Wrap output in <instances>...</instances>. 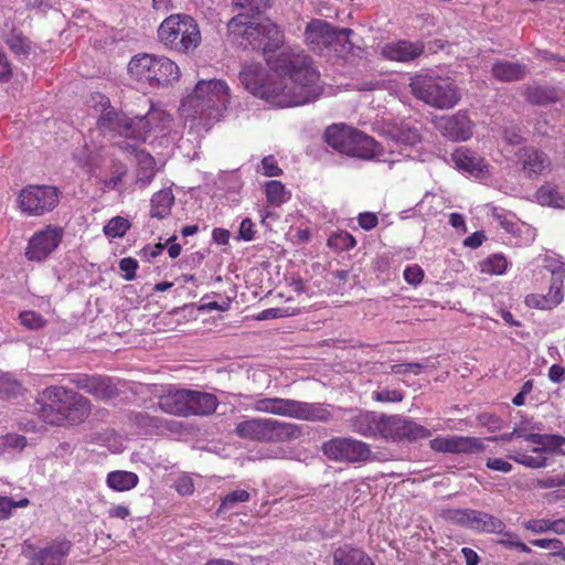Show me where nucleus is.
<instances>
[{"instance_id": "43", "label": "nucleus", "mask_w": 565, "mask_h": 565, "mask_svg": "<svg viewBox=\"0 0 565 565\" xmlns=\"http://www.w3.org/2000/svg\"><path fill=\"white\" fill-rule=\"evenodd\" d=\"M544 441L542 447H534L533 452L534 454H542L543 452H559L563 454V451L559 450V448L565 445V437L561 435H553V434H545Z\"/></svg>"}, {"instance_id": "53", "label": "nucleus", "mask_w": 565, "mask_h": 565, "mask_svg": "<svg viewBox=\"0 0 565 565\" xmlns=\"http://www.w3.org/2000/svg\"><path fill=\"white\" fill-rule=\"evenodd\" d=\"M404 278L409 285L417 286L424 278V271L418 265L408 266L404 270Z\"/></svg>"}, {"instance_id": "12", "label": "nucleus", "mask_w": 565, "mask_h": 565, "mask_svg": "<svg viewBox=\"0 0 565 565\" xmlns=\"http://www.w3.org/2000/svg\"><path fill=\"white\" fill-rule=\"evenodd\" d=\"M323 455L338 462H365L371 459L370 446L361 440L344 437H334L321 446Z\"/></svg>"}, {"instance_id": "30", "label": "nucleus", "mask_w": 565, "mask_h": 565, "mask_svg": "<svg viewBox=\"0 0 565 565\" xmlns=\"http://www.w3.org/2000/svg\"><path fill=\"white\" fill-rule=\"evenodd\" d=\"M71 550L67 540L54 541L49 546L40 550L41 565H60Z\"/></svg>"}, {"instance_id": "44", "label": "nucleus", "mask_w": 565, "mask_h": 565, "mask_svg": "<svg viewBox=\"0 0 565 565\" xmlns=\"http://www.w3.org/2000/svg\"><path fill=\"white\" fill-rule=\"evenodd\" d=\"M530 543L533 546L552 550L553 552L545 555L548 558L553 556H561L565 559V547L563 546L562 541L558 539H536L530 541Z\"/></svg>"}, {"instance_id": "20", "label": "nucleus", "mask_w": 565, "mask_h": 565, "mask_svg": "<svg viewBox=\"0 0 565 565\" xmlns=\"http://www.w3.org/2000/svg\"><path fill=\"white\" fill-rule=\"evenodd\" d=\"M424 44L422 42L397 41L387 43L382 49V55L392 61L412 62L424 53Z\"/></svg>"}, {"instance_id": "13", "label": "nucleus", "mask_w": 565, "mask_h": 565, "mask_svg": "<svg viewBox=\"0 0 565 565\" xmlns=\"http://www.w3.org/2000/svg\"><path fill=\"white\" fill-rule=\"evenodd\" d=\"M64 231L60 226L47 225L36 232L29 239L25 256L30 260L42 262L46 259L61 244Z\"/></svg>"}, {"instance_id": "29", "label": "nucleus", "mask_w": 565, "mask_h": 565, "mask_svg": "<svg viewBox=\"0 0 565 565\" xmlns=\"http://www.w3.org/2000/svg\"><path fill=\"white\" fill-rule=\"evenodd\" d=\"M452 161L458 169L471 174H479L486 168L483 159L469 149H457L452 153Z\"/></svg>"}, {"instance_id": "56", "label": "nucleus", "mask_w": 565, "mask_h": 565, "mask_svg": "<svg viewBox=\"0 0 565 565\" xmlns=\"http://www.w3.org/2000/svg\"><path fill=\"white\" fill-rule=\"evenodd\" d=\"M22 554L29 558L30 565H41L40 550H38L29 540L22 544Z\"/></svg>"}, {"instance_id": "9", "label": "nucleus", "mask_w": 565, "mask_h": 565, "mask_svg": "<svg viewBox=\"0 0 565 565\" xmlns=\"http://www.w3.org/2000/svg\"><path fill=\"white\" fill-rule=\"evenodd\" d=\"M254 409L260 413L309 422L327 423L332 417L331 413L320 404L279 397L257 399L254 404Z\"/></svg>"}, {"instance_id": "46", "label": "nucleus", "mask_w": 565, "mask_h": 565, "mask_svg": "<svg viewBox=\"0 0 565 565\" xmlns=\"http://www.w3.org/2000/svg\"><path fill=\"white\" fill-rule=\"evenodd\" d=\"M355 244L354 237L348 232L334 233L328 238V245L338 250H348Z\"/></svg>"}, {"instance_id": "37", "label": "nucleus", "mask_w": 565, "mask_h": 565, "mask_svg": "<svg viewBox=\"0 0 565 565\" xmlns=\"http://www.w3.org/2000/svg\"><path fill=\"white\" fill-rule=\"evenodd\" d=\"M478 512L479 511L472 509H448L444 511L443 516L454 524L472 530Z\"/></svg>"}, {"instance_id": "54", "label": "nucleus", "mask_w": 565, "mask_h": 565, "mask_svg": "<svg viewBox=\"0 0 565 565\" xmlns=\"http://www.w3.org/2000/svg\"><path fill=\"white\" fill-rule=\"evenodd\" d=\"M487 268L484 270L491 274H502L507 268V260L503 256L493 255L490 257L486 264Z\"/></svg>"}, {"instance_id": "22", "label": "nucleus", "mask_w": 565, "mask_h": 565, "mask_svg": "<svg viewBox=\"0 0 565 565\" xmlns=\"http://www.w3.org/2000/svg\"><path fill=\"white\" fill-rule=\"evenodd\" d=\"M332 30L333 25L330 23L323 20H313L306 28V42L313 51H322L331 44Z\"/></svg>"}, {"instance_id": "52", "label": "nucleus", "mask_w": 565, "mask_h": 565, "mask_svg": "<svg viewBox=\"0 0 565 565\" xmlns=\"http://www.w3.org/2000/svg\"><path fill=\"white\" fill-rule=\"evenodd\" d=\"M138 262L132 257H125L119 262L120 270L125 271L124 278L127 281L134 280L136 270L138 269Z\"/></svg>"}, {"instance_id": "57", "label": "nucleus", "mask_w": 565, "mask_h": 565, "mask_svg": "<svg viewBox=\"0 0 565 565\" xmlns=\"http://www.w3.org/2000/svg\"><path fill=\"white\" fill-rule=\"evenodd\" d=\"M93 379L94 375L74 374L71 376L70 382L74 384L77 388L83 390L86 393H89V391H92Z\"/></svg>"}, {"instance_id": "51", "label": "nucleus", "mask_w": 565, "mask_h": 565, "mask_svg": "<svg viewBox=\"0 0 565 565\" xmlns=\"http://www.w3.org/2000/svg\"><path fill=\"white\" fill-rule=\"evenodd\" d=\"M249 500V493L246 490H235L227 493L222 500V507L231 509L235 504Z\"/></svg>"}, {"instance_id": "5", "label": "nucleus", "mask_w": 565, "mask_h": 565, "mask_svg": "<svg viewBox=\"0 0 565 565\" xmlns=\"http://www.w3.org/2000/svg\"><path fill=\"white\" fill-rule=\"evenodd\" d=\"M234 431L242 439L259 443H285L300 438L303 435V427L273 418L253 417L239 422Z\"/></svg>"}, {"instance_id": "59", "label": "nucleus", "mask_w": 565, "mask_h": 565, "mask_svg": "<svg viewBox=\"0 0 565 565\" xmlns=\"http://www.w3.org/2000/svg\"><path fill=\"white\" fill-rule=\"evenodd\" d=\"M374 398L377 402H401L403 399V393L397 390H383L375 392Z\"/></svg>"}, {"instance_id": "45", "label": "nucleus", "mask_w": 565, "mask_h": 565, "mask_svg": "<svg viewBox=\"0 0 565 565\" xmlns=\"http://www.w3.org/2000/svg\"><path fill=\"white\" fill-rule=\"evenodd\" d=\"M130 223L121 216L113 217L105 226L104 233L108 237H122L129 230Z\"/></svg>"}, {"instance_id": "38", "label": "nucleus", "mask_w": 565, "mask_h": 565, "mask_svg": "<svg viewBox=\"0 0 565 565\" xmlns=\"http://www.w3.org/2000/svg\"><path fill=\"white\" fill-rule=\"evenodd\" d=\"M536 200L541 205L565 207V198L551 184L542 185L537 190Z\"/></svg>"}, {"instance_id": "63", "label": "nucleus", "mask_w": 565, "mask_h": 565, "mask_svg": "<svg viewBox=\"0 0 565 565\" xmlns=\"http://www.w3.org/2000/svg\"><path fill=\"white\" fill-rule=\"evenodd\" d=\"M3 444L6 447L22 450L26 446V438L17 434H8Z\"/></svg>"}, {"instance_id": "41", "label": "nucleus", "mask_w": 565, "mask_h": 565, "mask_svg": "<svg viewBox=\"0 0 565 565\" xmlns=\"http://www.w3.org/2000/svg\"><path fill=\"white\" fill-rule=\"evenodd\" d=\"M265 192L267 201L275 206H280L289 198L285 185L276 180L266 182Z\"/></svg>"}, {"instance_id": "36", "label": "nucleus", "mask_w": 565, "mask_h": 565, "mask_svg": "<svg viewBox=\"0 0 565 565\" xmlns=\"http://www.w3.org/2000/svg\"><path fill=\"white\" fill-rule=\"evenodd\" d=\"M565 277V268L558 266L552 270V284L547 295H544L547 300L548 309L556 307L563 300L562 286L563 278Z\"/></svg>"}, {"instance_id": "19", "label": "nucleus", "mask_w": 565, "mask_h": 565, "mask_svg": "<svg viewBox=\"0 0 565 565\" xmlns=\"http://www.w3.org/2000/svg\"><path fill=\"white\" fill-rule=\"evenodd\" d=\"M89 399L72 388H66L65 406L63 409L64 426L83 423L90 414Z\"/></svg>"}, {"instance_id": "25", "label": "nucleus", "mask_w": 565, "mask_h": 565, "mask_svg": "<svg viewBox=\"0 0 565 565\" xmlns=\"http://www.w3.org/2000/svg\"><path fill=\"white\" fill-rule=\"evenodd\" d=\"M137 169H136V184L140 189L148 186L153 180L158 169L154 158L143 150L136 152Z\"/></svg>"}, {"instance_id": "55", "label": "nucleus", "mask_w": 565, "mask_h": 565, "mask_svg": "<svg viewBox=\"0 0 565 565\" xmlns=\"http://www.w3.org/2000/svg\"><path fill=\"white\" fill-rule=\"evenodd\" d=\"M478 422L482 425L488 427L490 431H495L501 428L502 420L490 413H481L478 415Z\"/></svg>"}, {"instance_id": "40", "label": "nucleus", "mask_w": 565, "mask_h": 565, "mask_svg": "<svg viewBox=\"0 0 565 565\" xmlns=\"http://www.w3.org/2000/svg\"><path fill=\"white\" fill-rule=\"evenodd\" d=\"M353 31L349 28H335L332 30V40L329 47H333L335 52H349L353 47L350 41V35Z\"/></svg>"}, {"instance_id": "23", "label": "nucleus", "mask_w": 565, "mask_h": 565, "mask_svg": "<svg viewBox=\"0 0 565 565\" xmlns=\"http://www.w3.org/2000/svg\"><path fill=\"white\" fill-rule=\"evenodd\" d=\"M529 70L525 64L505 60L497 61L491 67L492 76L499 82H519L525 78Z\"/></svg>"}, {"instance_id": "31", "label": "nucleus", "mask_w": 565, "mask_h": 565, "mask_svg": "<svg viewBox=\"0 0 565 565\" xmlns=\"http://www.w3.org/2000/svg\"><path fill=\"white\" fill-rule=\"evenodd\" d=\"M118 382L103 375H94L92 391L88 394L102 401H108L119 395Z\"/></svg>"}, {"instance_id": "7", "label": "nucleus", "mask_w": 565, "mask_h": 565, "mask_svg": "<svg viewBox=\"0 0 565 565\" xmlns=\"http://www.w3.org/2000/svg\"><path fill=\"white\" fill-rule=\"evenodd\" d=\"M324 139L339 152L363 160H372L382 151V147L372 137L344 125L328 127Z\"/></svg>"}, {"instance_id": "3", "label": "nucleus", "mask_w": 565, "mask_h": 565, "mask_svg": "<svg viewBox=\"0 0 565 565\" xmlns=\"http://www.w3.org/2000/svg\"><path fill=\"white\" fill-rule=\"evenodd\" d=\"M230 98V88L224 81L201 79L181 100V110L185 117L200 118L207 125L223 117Z\"/></svg>"}, {"instance_id": "48", "label": "nucleus", "mask_w": 565, "mask_h": 565, "mask_svg": "<svg viewBox=\"0 0 565 565\" xmlns=\"http://www.w3.org/2000/svg\"><path fill=\"white\" fill-rule=\"evenodd\" d=\"M270 0H234L235 6L246 10L245 14H259L269 7Z\"/></svg>"}, {"instance_id": "18", "label": "nucleus", "mask_w": 565, "mask_h": 565, "mask_svg": "<svg viewBox=\"0 0 565 565\" xmlns=\"http://www.w3.org/2000/svg\"><path fill=\"white\" fill-rule=\"evenodd\" d=\"M437 128L443 136L452 141H465L472 135V122L465 111L441 117Z\"/></svg>"}, {"instance_id": "24", "label": "nucleus", "mask_w": 565, "mask_h": 565, "mask_svg": "<svg viewBox=\"0 0 565 565\" xmlns=\"http://www.w3.org/2000/svg\"><path fill=\"white\" fill-rule=\"evenodd\" d=\"M190 390H178L162 396L159 402L160 408L169 414L189 416Z\"/></svg>"}, {"instance_id": "64", "label": "nucleus", "mask_w": 565, "mask_h": 565, "mask_svg": "<svg viewBox=\"0 0 565 565\" xmlns=\"http://www.w3.org/2000/svg\"><path fill=\"white\" fill-rule=\"evenodd\" d=\"M358 220L359 225L365 231L374 228L379 223L377 216L371 212L361 213Z\"/></svg>"}, {"instance_id": "6", "label": "nucleus", "mask_w": 565, "mask_h": 565, "mask_svg": "<svg viewBox=\"0 0 565 565\" xmlns=\"http://www.w3.org/2000/svg\"><path fill=\"white\" fill-rule=\"evenodd\" d=\"M159 42L168 50L188 54L201 43L196 21L188 14H171L158 28Z\"/></svg>"}, {"instance_id": "15", "label": "nucleus", "mask_w": 565, "mask_h": 565, "mask_svg": "<svg viewBox=\"0 0 565 565\" xmlns=\"http://www.w3.org/2000/svg\"><path fill=\"white\" fill-rule=\"evenodd\" d=\"M386 440L416 441L430 436L429 429L399 415H388Z\"/></svg>"}, {"instance_id": "8", "label": "nucleus", "mask_w": 565, "mask_h": 565, "mask_svg": "<svg viewBox=\"0 0 565 565\" xmlns=\"http://www.w3.org/2000/svg\"><path fill=\"white\" fill-rule=\"evenodd\" d=\"M409 87L417 99L438 109L452 108L460 99L459 90L450 78L417 75L411 79Z\"/></svg>"}, {"instance_id": "47", "label": "nucleus", "mask_w": 565, "mask_h": 565, "mask_svg": "<svg viewBox=\"0 0 565 565\" xmlns=\"http://www.w3.org/2000/svg\"><path fill=\"white\" fill-rule=\"evenodd\" d=\"M111 177L102 180L103 190H115L121 183L122 178L127 174V169L120 162H114L111 166Z\"/></svg>"}, {"instance_id": "50", "label": "nucleus", "mask_w": 565, "mask_h": 565, "mask_svg": "<svg viewBox=\"0 0 565 565\" xmlns=\"http://www.w3.org/2000/svg\"><path fill=\"white\" fill-rule=\"evenodd\" d=\"M21 323L33 330H38L44 326V319L34 311H25L20 315Z\"/></svg>"}, {"instance_id": "62", "label": "nucleus", "mask_w": 565, "mask_h": 565, "mask_svg": "<svg viewBox=\"0 0 565 565\" xmlns=\"http://www.w3.org/2000/svg\"><path fill=\"white\" fill-rule=\"evenodd\" d=\"M503 137L508 143L513 146L521 145L524 140V138L521 135V130L518 127L504 128Z\"/></svg>"}, {"instance_id": "27", "label": "nucleus", "mask_w": 565, "mask_h": 565, "mask_svg": "<svg viewBox=\"0 0 565 565\" xmlns=\"http://www.w3.org/2000/svg\"><path fill=\"white\" fill-rule=\"evenodd\" d=\"M189 416L191 415H210L217 407V398L210 393L196 392L190 390Z\"/></svg>"}, {"instance_id": "11", "label": "nucleus", "mask_w": 565, "mask_h": 565, "mask_svg": "<svg viewBox=\"0 0 565 565\" xmlns=\"http://www.w3.org/2000/svg\"><path fill=\"white\" fill-rule=\"evenodd\" d=\"M21 211L28 216H42L60 202V191L52 185L24 186L18 198Z\"/></svg>"}, {"instance_id": "26", "label": "nucleus", "mask_w": 565, "mask_h": 565, "mask_svg": "<svg viewBox=\"0 0 565 565\" xmlns=\"http://www.w3.org/2000/svg\"><path fill=\"white\" fill-rule=\"evenodd\" d=\"M333 565H374V563L363 550L343 545L333 552Z\"/></svg>"}, {"instance_id": "17", "label": "nucleus", "mask_w": 565, "mask_h": 565, "mask_svg": "<svg viewBox=\"0 0 565 565\" xmlns=\"http://www.w3.org/2000/svg\"><path fill=\"white\" fill-rule=\"evenodd\" d=\"M430 447L435 451L451 454H480L484 450L480 438L465 436L437 437L430 440Z\"/></svg>"}, {"instance_id": "39", "label": "nucleus", "mask_w": 565, "mask_h": 565, "mask_svg": "<svg viewBox=\"0 0 565 565\" xmlns=\"http://www.w3.org/2000/svg\"><path fill=\"white\" fill-rule=\"evenodd\" d=\"M505 524L499 518L479 511L472 530L487 533H503Z\"/></svg>"}, {"instance_id": "14", "label": "nucleus", "mask_w": 565, "mask_h": 565, "mask_svg": "<svg viewBox=\"0 0 565 565\" xmlns=\"http://www.w3.org/2000/svg\"><path fill=\"white\" fill-rule=\"evenodd\" d=\"M66 388L64 386H50L42 393L44 403L38 408L40 418L54 426H64L63 409L65 406Z\"/></svg>"}, {"instance_id": "60", "label": "nucleus", "mask_w": 565, "mask_h": 565, "mask_svg": "<svg viewBox=\"0 0 565 565\" xmlns=\"http://www.w3.org/2000/svg\"><path fill=\"white\" fill-rule=\"evenodd\" d=\"M254 223L250 218L246 217L242 221L239 231H238V238L249 242L254 238L255 231H254Z\"/></svg>"}, {"instance_id": "58", "label": "nucleus", "mask_w": 565, "mask_h": 565, "mask_svg": "<svg viewBox=\"0 0 565 565\" xmlns=\"http://www.w3.org/2000/svg\"><path fill=\"white\" fill-rule=\"evenodd\" d=\"M550 523L551 520L541 519L526 521L523 525L526 530L541 534L551 531Z\"/></svg>"}, {"instance_id": "42", "label": "nucleus", "mask_w": 565, "mask_h": 565, "mask_svg": "<svg viewBox=\"0 0 565 565\" xmlns=\"http://www.w3.org/2000/svg\"><path fill=\"white\" fill-rule=\"evenodd\" d=\"M508 457L515 462L532 469L543 468L547 465V458L542 454H535V456H532L525 452H516L510 454Z\"/></svg>"}, {"instance_id": "61", "label": "nucleus", "mask_w": 565, "mask_h": 565, "mask_svg": "<svg viewBox=\"0 0 565 565\" xmlns=\"http://www.w3.org/2000/svg\"><path fill=\"white\" fill-rule=\"evenodd\" d=\"M262 166L264 169V174L267 177H277L282 172L281 169L277 166V161L271 156L265 157L262 161Z\"/></svg>"}, {"instance_id": "2", "label": "nucleus", "mask_w": 565, "mask_h": 565, "mask_svg": "<svg viewBox=\"0 0 565 565\" xmlns=\"http://www.w3.org/2000/svg\"><path fill=\"white\" fill-rule=\"evenodd\" d=\"M227 38L233 44L264 54L277 51L284 43V34L270 20L256 21L248 14L239 13L227 22Z\"/></svg>"}, {"instance_id": "49", "label": "nucleus", "mask_w": 565, "mask_h": 565, "mask_svg": "<svg viewBox=\"0 0 565 565\" xmlns=\"http://www.w3.org/2000/svg\"><path fill=\"white\" fill-rule=\"evenodd\" d=\"M21 385L9 374L0 373V397H9L15 395Z\"/></svg>"}, {"instance_id": "21", "label": "nucleus", "mask_w": 565, "mask_h": 565, "mask_svg": "<svg viewBox=\"0 0 565 565\" xmlns=\"http://www.w3.org/2000/svg\"><path fill=\"white\" fill-rule=\"evenodd\" d=\"M518 157L522 161L523 171L530 178L544 173L551 167L547 154L534 147L521 148Z\"/></svg>"}, {"instance_id": "35", "label": "nucleus", "mask_w": 565, "mask_h": 565, "mask_svg": "<svg viewBox=\"0 0 565 565\" xmlns=\"http://www.w3.org/2000/svg\"><path fill=\"white\" fill-rule=\"evenodd\" d=\"M390 134L394 141L406 146H414L422 140L419 129L406 122L394 126Z\"/></svg>"}, {"instance_id": "10", "label": "nucleus", "mask_w": 565, "mask_h": 565, "mask_svg": "<svg viewBox=\"0 0 565 565\" xmlns=\"http://www.w3.org/2000/svg\"><path fill=\"white\" fill-rule=\"evenodd\" d=\"M129 72L151 86H167L179 79V66L161 55L143 54L134 57L128 64Z\"/></svg>"}, {"instance_id": "4", "label": "nucleus", "mask_w": 565, "mask_h": 565, "mask_svg": "<svg viewBox=\"0 0 565 565\" xmlns=\"http://www.w3.org/2000/svg\"><path fill=\"white\" fill-rule=\"evenodd\" d=\"M167 117L164 111L153 107L143 116L129 117L109 106L103 110L97 120V127L105 135L109 134L145 142L150 131L157 129Z\"/></svg>"}, {"instance_id": "16", "label": "nucleus", "mask_w": 565, "mask_h": 565, "mask_svg": "<svg viewBox=\"0 0 565 565\" xmlns=\"http://www.w3.org/2000/svg\"><path fill=\"white\" fill-rule=\"evenodd\" d=\"M388 415L375 412H361L350 419L352 430L370 438L381 437L386 439Z\"/></svg>"}, {"instance_id": "33", "label": "nucleus", "mask_w": 565, "mask_h": 565, "mask_svg": "<svg viewBox=\"0 0 565 565\" xmlns=\"http://www.w3.org/2000/svg\"><path fill=\"white\" fill-rule=\"evenodd\" d=\"M524 96L532 105L545 106L559 100V93L553 87L529 86Z\"/></svg>"}, {"instance_id": "1", "label": "nucleus", "mask_w": 565, "mask_h": 565, "mask_svg": "<svg viewBox=\"0 0 565 565\" xmlns=\"http://www.w3.org/2000/svg\"><path fill=\"white\" fill-rule=\"evenodd\" d=\"M279 78L265 79L260 64L244 65L239 81L253 95L278 107H296L315 102L322 93L320 74L302 51H282L271 62Z\"/></svg>"}, {"instance_id": "34", "label": "nucleus", "mask_w": 565, "mask_h": 565, "mask_svg": "<svg viewBox=\"0 0 565 565\" xmlns=\"http://www.w3.org/2000/svg\"><path fill=\"white\" fill-rule=\"evenodd\" d=\"M139 478L130 471H111L107 476V486L115 491H128L138 484Z\"/></svg>"}, {"instance_id": "28", "label": "nucleus", "mask_w": 565, "mask_h": 565, "mask_svg": "<svg viewBox=\"0 0 565 565\" xmlns=\"http://www.w3.org/2000/svg\"><path fill=\"white\" fill-rule=\"evenodd\" d=\"M3 39L12 53L20 58H26L33 51V45L30 39L26 38L21 30L14 26L3 34Z\"/></svg>"}, {"instance_id": "32", "label": "nucleus", "mask_w": 565, "mask_h": 565, "mask_svg": "<svg viewBox=\"0 0 565 565\" xmlns=\"http://www.w3.org/2000/svg\"><path fill=\"white\" fill-rule=\"evenodd\" d=\"M150 203V216L164 218L170 215L171 207L174 203V195L171 189H162L152 195Z\"/></svg>"}]
</instances>
